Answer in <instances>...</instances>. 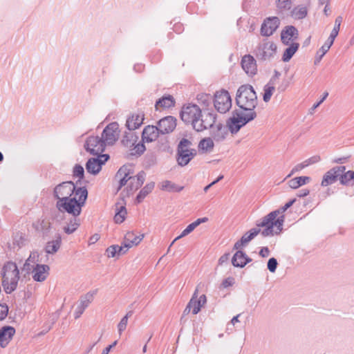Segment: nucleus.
Masks as SVG:
<instances>
[{"instance_id":"nucleus-1","label":"nucleus","mask_w":354,"mask_h":354,"mask_svg":"<svg viewBox=\"0 0 354 354\" xmlns=\"http://www.w3.org/2000/svg\"><path fill=\"white\" fill-rule=\"evenodd\" d=\"M235 100L241 110H234L232 116L227 122V127L232 134L236 133L242 127L257 117L254 109L258 104L257 93L250 84L239 86Z\"/></svg>"},{"instance_id":"nucleus-2","label":"nucleus","mask_w":354,"mask_h":354,"mask_svg":"<svg viewBox=\"0 0 354 354\" xmlns=\"http://www.w3.org/2000/svg\"><path fill=\"white\" fill-rule=\"evenodd\" d=\"M53 196L57 199L55 206L59 212L80 215L88 198V191L86 187H77L72 181H65L55 187Z\"/></svg>"},{"instance_id":"nucleus-3","label":"nucleus","mask_w":354,"mask_h":354,"mask_svg":"<svg viewBox=\"0 0 354 354\" xmlns=\"http://www.w3.org/2000/svg\"><path fill=\"white\" fill-rule=\"evenodd\" d=\"M274 215L275 213H269L257 222V228L264 227L263 230L260 231L263 237L277 235L281 232L285 216L282 214L274 219Z\"/></svg>"},{"instance_id":"nucleus-4","label":"nucleus","mask_w":354,"mask_h":354,"mask_svg":"<svg viewBox=\"0 0 354 354\" xmlns=\"http://www.w3.org/2000/svg\"><path fill=\"white\" fill-rule=\"evenodd\" d=\"M19 279V271L15 263L9 261L6 263L2 269V286L5 292L10 294L17 287Z\"/></svg>"},{"instance_id":"nucleus-5","label":"nucleus","mask_w":354,"mask_h":354,"mask_svg":"<svg viewBox=\"0 0 354 354\" xmlns=\"http://www.w3.org/2000/svg\"><path fill=\"white\" fill-rule=\"evenodd\" d=\"M139 137L136 132L125 131L121 139V144L123 147L129 149L127 158L132 159L133 157H140L146 150L143 142L136 144Z\"/></svg>"},{"instance_id":"nucleus-6","label":"nucleus","mask_w":354,"mask_h":354,"mask_svg":"<svg viewBox=\"0 0 354 354\" xmlns=\"http://www.w3.org/2000/svg\"><path fill=\"white\" fill-rule=\"evenodd\" d=\"M181 120L187 124H191L194 129L202 116V109L195 104H185L180 113Z\"/></svg>"},{"instance_id":"nucleus-7","label":"nucleus","mask_w":354,"mask_h":354,"mask_svg":"<svg viewBox=\"0 0 354 354\" xmlns=\"http://www.w3.org/2000/svg\"><path fill=\"white\" fill-rule=\"evenodd\" d=\"M214 105L215 109L221 113L228 111L232 107V99L228 91L221 90L214 95Z\"/></svg>"},{"instance_id":"nucleus-8","label":"nucleus","mask_w":354,"mask_h":354,"mask_svg":"<svg viewBox=\"0 0 354 354\" xmlns=\"http://www.w3.org/2000/svg\"><path fill=\"white\" fill-rule=\"evenodd\" d=\"M106 146L102 137L93 136L88 137L84 144L85 149L92 155H102Z\"/></svg>"},{"instance_id":"nucleus-9","label":"nucleus","mask_w":354,"mask_h":354,"mask_svg":"<svg viewBox=\"0 0 354 354\" xmlns=\"http://www.w3.org/2000/svg\"><path fill=\"white\" fill-rule=\"evenodd\" d=\"M277 53V45L272 41H266L260 44L256 49L257 59L266 61L270 60Z\"/></svg>"},{"instance_id":"nucleus-10","label":"nucleus","mask_w":354,"mask_h":354,"mask_svg":"<svg viewBox=\"0 0 354 354\" xmlns=\"http://www.w3.org/2000/svg\"><path fill=\"white\" fill-rule=\"evenodd\" d=\"M133 174V165L127 164L122 166L115 175V178L119 179V187L118 189H120L128 181L136 180V177L132 176Z\"/></svg>"},{"instance_id":"nucleus-11","label":"nucleus","mask_w":354,"mask_h":354,"mask_svg":"<svg viewBox=\"0 0 354 354\" xmlns=\"http://www.w3.org/2000/svg\"><path fill=\"white\" fill-rule=\"evenodd\" d=\"M119 124L114 122L109 124L103 130L101 137L106 145H113L119 137Z\"/></svg>"},{"instance_id":"nucleus-12","label":"nucleus","mask_w":354,"mask_h":354,"mask_svg":"<svg viewBox=\"0 0 354 354\" xmlns=\"http://www.w3.org/2000/svg\"><path fill=\"white\" fill-rule=\"evenodd\" d=\"M97 158H91L86 163V169L87 172L96 175L102 169V165L109 159V155H97Z\"/></svg>"},{"instance_id":"nucleus-13","label":"nucleus","mask_w":354,"mask_h":354,"mask_svg":"<svg viewBox=\"0 0 354 354\" xmlns=\"http://www.w3.org/2000/svg\"><path fill=\"white\" fill-rule=\"evenodd\" d=\"M280 20L277 17H266L261 26V35L265 37L271 36L279 28Z\"/></svg>"},{"instance_id":"nucleus-14","label":"nucleus","mask_w":354,"mask_h":354,"mask_svg":"<svg viewBox=\"0 0 354 354\" xmlns=\"http://www.w3.org/2000/svg\"><path fill=\"white\" fill-rule=\"evenodd\" d=\"M345 170V166H337L333 167L324 175L321 185L326 187L333 184L337 179H339L340 172H343Z\"/></svg>"},{"instance_id":"nucleus-15","label":"nucleus","mask_w":354,"mask_h":354,"mask_svg":"<svg viewBox=\"0 0 354 354\" xmlns=\"http://www.w3.org/2000/svg\"><path fill=\"white\" fill-rule=\"evenodd\" d=\"M157 126L160 134L170 133L176 127V119L171 115L166 116L158 122Z\"/></svg>"},{"instance_id":"nucleus-16","label":"nucleus","mask_w":354,"mask_h":354,"mask_svg":"<svg viewBox=\"0 0 354 354\" xmlns=\"http://www.w3.org/2000/svg\"><path fill=\"white\" fill-rule=\"evenodd\" d=\"M216 121V115L212 113H202L200 120L198 121L194 130L202 131L208 128H212Z\"/></svg>"},{"instance_id":"nucleus-17","label":"nucleus","mask_w":354,"mask_h":354,"mask_svg":"<svg viewBox=\"0 0 354 354\" xmlns=\"http://www.w3.org/2000/svg\"><path fill=\"white\" fill-rule=\"evenodd\" d=\"M298 37L299 31L294 26H286L281 30V40L285 45H289L290 41L297 40Z\"/></svg>"},{"instance_id":"nucleus-18","label":"nucleus","mask_w":354,"mask_h":354,"mask_svg":"<svg viewBox=\"0 0 354 354\" xmlns=\"http://www.w3.org/2000/svg\"><path fill=\"white\" fill-rule=\"evenodd\" d=\"M50 267L45 264L37 263L32 269V279L37 282H42L49 274Z\"/></svg>"},{"instance_id":"nucleus-19","label":"nucleus","mask_w":354,"mask_h":354,"mask_svg":"<svg viewBox=\"0 0 354 354\" xmlns=\"http://www.w3.org/2000/svg\"><path fill=\"white\" fill-rule=\"evenodd\" d=\"M15 328L11 326H5L0 329V346L6 348L15 334Z\"/></svg>"},{"instance_id":"nucleus-20","label":"nucleus","mask_w":354,"mask_h":354,"mask_svg":"<svg viewBox=\"0 0 354 354\" xmlns=\"http://www.w3.org/2000/svg\"><path fill=\"white\" fill-rule=\"evenodd\" d=\"M241 66L243 71L250 76L257 73V67L256 60L250 55H245L242 57Z\"/></svg>"},{"instance_id":"nucleus-21","label":"nucleus","mask_w":354,"mask_h":354,"mask_svg":"<svg viewBox=\"0 0 354 354\" xmlns=\"http://www.w3.org/2000/svg\"><path fill=\"white\" fill-rule=\"evenodd\" d=\"M160 133L158 126L148 125L145 127L142 133V142H151L156 140Z\"/></svg>"},{"instance_id":"nucleus-22","label":"nucleus","mask_w":354,"mask_h":354,"mask_svg":"<svg viewBox=\"0 0 354 354\" xmlns=\"http://www.w3.org/2000/svg\"><path fill=\"white\" fill-rule=\"evenodd\" d=\"M198 289L196 288L189 302H192V313L194 315H196L198 313L201 309L202 307L204 306V305L207 302V297L205 295H202L200 296L198 299Z\"/></svg>"},{"instance_id":"nucleus-23","label":"nucleus","mask_w":354,"mask_h":354,"mask_svg":"<svg viewBox=\"0 0 354 354\" xmlns=\"http://www.w3.org/2000/svg\"><path fill=\"white\" fill-rule=\"evenodd\" d=\"M260 228H252L248 232L245 233L240 240L236 241L234 245V250H238L241 248L242 246L245 245L248 243H249L251 240H252L257 234L260 233Z\"/></svg>"},{"instance_id":"nucleus-24","label":"nucleus","mask_w":354,"mask_h":354,"mask_svg":"<svg viewBox=\"0 0 354 354\" xmlns=\"http://www.w3.org/2000/svg\"><path fill=\"white\" fill-rule=\"evenodd\" d=\"M143 120L144 114L142 113H133L127 120L126 127L129 131H133L141 126Z\"/></svg>"},{"instance_id":"nucleus-25","label":"nucleus","mask_w":354,"mask_h":354,"mask_svg":"<svg viewBox=\"0 0 354 354\" xmlns=\"http://www.w3.org/2000/svg\"><path fill=\"white\" fill-rule=\"evenodd\" d=\"M196 149L192 151H177V162L180 166L187 165L190 160L196 155Z\"/></svg>"},{"instance_id":"nucleus-26","label":"nucleus","mask_w":354,"mask_h":354,"mask_svg":"<svg viewBox=\"0 0 354 354\" xmlns=\"http://www.w3.org/2000/svg\"><path fill=\"white\" fill-rule=\"evenodd\" d=\"M176 101L174 97L171 95H164L159 98L155 104L156 111L160 109H169L175 106Z\"/></svg>"},{"instance_id":"nucleus-27","label":"nucleus","mask_w":354,"mask_h":354,"mask_svg":"<svg viewBox=\"0 0 354 354\" xmlns=\"http://www.w3.org/2000/svg\"><path fill=\"white\" fill-rule=\"evenodd\" d=\"M144 234H136L133 232H128L124 236L125 247L127 248H131L133 245H138L143 239Z\"/></svg>"},{"instance_id":"nucleus-28","label":"nucleus","mask_w":354,"mask_h":354,"mask_svg":"<svg viewBox=\"0 0 354 354\" xmlns=\"http://www.w3.org/2000/svg\"><path fill=\"white\" fill-rule=\"evenodd\" d=\"M66 223V225L63 227L64 232L67 234H71L75 232L80 225V219L78 218L79 215H72Z\"/></svg>"},{"instance_id":"nucleus-29","label":"nucleus","mask_w":354,"mask_h":354,"mask_svg":"<svg viewBox=\"0 0 354 354\" xmlns=\"http://www.w3.org/2000/svg\"><path fill=\"white\" fill-rule=\"evenodd\" d=\"M134 177H136V180H131L128 185V189L132 192L138 189L142 185L145 180L146 173L144 171H140Z\"/></svg>"},{"instance_id":"nucleus-30","label":"nucleus","mask_w":354,"mask_h":354,"mask_svg":"<svg viewBox=\"0 0 354 354\" xmlns=\"http://www.w3.org/2000/svg\"><path fill=\"white\" fill-rule=\"evenodd\" d=\"M62 243V237L59 234H57L56 235L55 240L48 241L47 242L46 247H45V251L47 254H55L58 251L61 246Z\"/></svg>"},{"instance_id":"nucleus-31","label":"nucleus","mask_w":354,"mask_h":354,"mask_svg":"<svg viewBox=\"0 0 354 354\" xmlns=\"http://www.w3.org/2000/svg\"><path fill=\"white\" fill-rule=\"evenodd\" d=\"M299 47V44L296 42H292L290 44V46L284 50V53L282 55V60L284 62H287L290 60V59L293 57L295 53L297 51Z\"/></svg>"},{"instance_id":"nucleus-32","label":"nucleus","mask_w":354,"mask_h":354,"mask_svg":"<svg viewBox=\"0 0 354 354\" xmlns=\"http://www.w3.org/2000/svg\"><path fill=\"white\" fill-rule=\"evenodd\" d=\"M227 135V130L222 124L216 126V129L212 133V138L216 142H221L225 140Z\"/></svg>"},{"instance_id":"nucleus-33","label":"nucleus","mask_w":354,"mask_h":354,"mask_svg":"<svg viewBox=\"0 0 354 354\" xmlns=\"http://www.w3.org/2000/svg\"><path fill=\"white\" fill-rule=\"evenodd\" d=\"M308 14L307 8L304 6L299 5L295 7L290 11V16L295 19H304Z\"/></svg>"},{"instance_id":"nucleus-34","label":"nucleus","mask_w":354,"mask_h":354,"mask_svg":"<svg viewBox=\"0 0 354 354\" xmlns=\"http://www.w3.org/2000/svg\"><path fill=\"white\" fill-rule=\"evenodd\" d=\"M155 186V183L153 182H151L147 183L138 193L136 196V202L137 203H140L144 198L152 192Z\"/></svg>"},{"instance_id":"nucleus-35","label":"nucleus","mask_w":354,"mask_h":354,"mask_svg":"<svg viewBox=\"0 0 354 354\" xmlns=\"http://www.w3.org/2000/svg\"><path fill=\"white\" fill-rule=\"evenodd\" d=\"M127 213V209L124 205L116 204L114 221L116 223H122L125 220Z\"/></svg>"},{"instance_id":"nucleus-36","label":"nucleus","mask_w":354,"mask_h":354,"mask_svg":"<svg viewBox=\"0 0 354 354\" xmlns=\"http://www.w3.org/2000/svg\"><path fill=\"white\" fill-rule=\"evenodd\" d=\"M310 178L308 176H299L289 180L288 185L292 189H297L301 185H304L308 183Z\"/></svg>"},{"instance_id":"nucleus-37","label":"nucleus","mask_w":354,"mask_h":354,"mask_svg":"<svg viewBox=\"0 0 354 354\" xmlns=\"http://www.w3.org/2000/svg\"><path fill=\"white\" fill-rule=\"evenodd\" d=\"M184 187L179 186L170 180H165L162 183L161 189L168 192H180Z\"/></svg>"},{"instance_id":"nucleus-38","label":"nucleus","mask_w":354,"mask_h":354,"mask_svg":"<svg viewBox=\"0 0 354 354\" xmlns=\"http://www.w3.org/2000/svg\"><path fill=\"white\" fill-rule=\"evenodd\" d=\"M276 6L279 12L290 10L292 0H276Z\"/></svg>"},{"instance_id":"nucleus-39","label":"nucleus","mask_w":354,"mask_h":354,"mask_svg":"<svg viewBox=\"0 0 354 354\" xmlns=\"http://www.w3.org/2000/svg\"><path fill=\"white\" fill-rule=\"evenodd\" d=\"M214 147V142L212 138H207L202 139L199 144L198 148L205 151H211Z\"/></svg>"},{"instance_id":"nucleus-40","label":"nucleus","mask_w":354,"mask_h":354,"mask_svg":"<svg viewBox=\"0 0 354 354\" xmlns=\"http://www.w3.org/2000/svg\"><path fill=\"white\" fill-rule=\"evenodd\" d=\"M196 99L198 102L203 106V109H204L209 106L211 104L212 97L209 94L200 93L197 95Z\"/></svg>"},{"instance_id":"nucleus-41","label":"nucleus","mask_w":354,"mask_h":354,"mask_svg":"<svg viewBox=\"0 0 354 354\" xmlns=\"http://www.w3.org/2000/svg\"><path fill=\"white\" fill-rule=\"evenodd\" d=\"M339 176V182L343 185H348L351 180H353L352 171L340 172Z\"/></svg>"},{"instance_id":"nucleus-42","label":"nucleus","mask_w":354,"mask_h":354,"mask_svg":"<svg viewBox=\"0 0 354 354\" xmlns=\"http://www.w3.org/2000/svg\"><path fill=\"white\" fill-rule=\"evenodd\" d=\"M133 315V311L130 310L129 311L125 316H124L119 324H118V330L120 335L122 334V333L126 329L127 323H128V319L131 317Z\"/></svg>"},{"instance_id":"nucleus-43","label":"nucleus","mask_w":354,"mask_h":354,"mask_svg":"<svg viewBox=\"0 0 354 354\" xmlns=\"http://www.w3.org/2000/svg\"><path fill=\"white\" fill-rule=\"evenodd\" d=\"M275 88L274 86H270L269 84H266L264 86V93L263 95V100L265 102H268L270 101L273 92L274 91Z\"/></svg>"},{"instance_id":"nucleus-44","label":"nucleus","mask_w":354,"mask_h":354,"mask_svg":"<svg viewBox=\"0 0 354 354\" xmlns=\"http://www.w3.org/2000/svg\"><path fill=\"white\" fill-rule=\"evenodd\" d=\"M192 143L190 140L187 138H183L180 140L178 145L177 151H192L193 149H191V146Z\"/></svg>"},{"instance_id":"nucleus-45","label":"nucleus","mask_w":354,"mask_h":354,"mask_svg":"<svg viewBox=\"0 0 354 354\" xmlns=\"http://www.w3.org/2000/svg\"><path fill=\"white\" fill-rule=\"evenodd\" d=\"M73 175L75 177H77L80 180L84 178V167L78 164H76L73 170Z\"/></svg>"},{"instance_id":"nucleus-46","label":"nucleus","mask_w":354,"mask_h":354,"mask_svg":"<svg viewBox=\"0 0 354 354\" xmlns=\"http://www.w3.org/2000/svg\"><path fill=\"white\" fill-rule=\"evenodd\" d=\"M245 252L241 250H238L233 256L232 259V263H240L241 261H244Z\"/></svg>"},{"instance_id":"nucleus-47","label":"nucleus","mask_w":354,"mask_h":354,"mask_svg":"<svg viewBox=\"0 0 354 354\" xmlns=\"http://www.w3.org/2000/svg\"><path fill=\"white\" fill-rule=\"evenodd\" d=\"M277 265L278 263L277 259L274 257H272L268 261V269L269 270L270 272H274L277 270Z\"/></svg>"},{"instance_id":"nucleus-48","label":"nucleus","mask_w":354,"mask_h":354,"mask_svg":"<svg viewBox=\"0 0 354 354\" xmlns=\"http://www.w3.org/2000/svg\"><path fill=\"white\" fill-rule=\"evenodd\" d=\"M329 50L328 48H326V50L324 51L323 50V46L319 49V50L317 52L315 59V64H317L320 62L322 57L324 56V55Z\"/></svg>"},{"instance_id":"nucleus-49","label":"nucleus","mask_w":354,"mask_h":354,"mask_svg":"<svg viewBox=\"0 0 354 354\" xmlns=\"http://www.w3.org/2000/svg\"><path fill=\"white\" fill-rule=\"evenodd\" d=\"M8 306L6 304H0V321L3 320L8 315Z\"/></svg>"},{"instance_id":"nucleus-50","label":"nucleus","mask_w":354,"mask_h":354,"mask_svg":"<svg viewBox=\"0 0 354 354\" xmlns=\"http://www.w3.org/2000/svg\"><path fill=\"white\" fill-rule=\"evenodd\" d=\"M117 247L115 245H111L106 250V253L108 257H115L117 255Z\"/></svg>"},{"instance_id":"nucleus-51","label":"nucleus","mask_w":354,"mask_h":354,"mask_svg":"<svg viewBox=\"0 0 354 354\" xmlns=\"http://www.w3.org/2000/svg\"><path fill=\"white\" fill-rule=\"evenodd\" d=\"M308 167V164L306 163V160L304 161L301 163L297 164L295 167L292 169L290 174L288 176V177L292 175L294 173L297 172L299 171H301V169H304L305 167Z\"/></svg>"},{"instance_id":"nucleus-52","label":"nucleus","mask_w":354,"mask_h":354,"mask_svg":"<svg viewBox=\"0 0 354 354\" xmlns=\"http://www.w3.org/2000/svg\"><path fill=\"white\" fill-rule=\"evenodd\" d=\"M39 253L36 251H34L30 253L29 257L26 261L30 263H35L39 261Z\"/></svg>"},{"instance_id":"nucleus-53","label":"nucleus","mask_w":354,"mask_h":354,"mask_svg":"<svg viewBox=\"0 0 354 354\" xmlns=\"http://www.w3.org/2000/svg\"><path fill=\"white\" fill-rule=\"evenodd\" d=\"M234 283V279L232 277H229L223 281L221 285L223 288H226L230 286H232Z\"/></svg>"},{"instance_id":"nucleus-54","label":"nucleus","mask_w":354,"mask_h":354,"mask_svg":"<svg viewBox=\"0 0 354 354\" xmlns=\"http://www.w3.org/2000/svg\"><path fill=\"white\" fill-rule=\"evenodd\" d=\"M252 261V259L248 257L247 256V254L245 253V259H244V261H241L240 262V263H234V267H237V268H243L246 266L247 263H250Z\"/></svg>"},{"instance_id":"nucleus-55","label":"nucleus","mask_w":354,"mask_h":354,"mask_svg":"<svg viewBox=\"0 0 354 354\" xmlns=\"http://www.w3.org/2000/svg\"><path fill=\"white\" fill-rule=\"evenodd\" d=\"M116 247L118 248L116 251H117V255L118 256H120V255H122V254H124L129 248H127L125 247V243L124 242V245H115Z\"/></svg>"},{"instance_id":"nucleus-56","label":"nucleus","mask_w":354,"mask_h":354,"mask_svg":"<svg viewBox=\"0 0 354 354\" xmlns=\"http://www.w3.org/2000/svg\"><path fill=\"white\" fill-rule=\"evenodd\" d=\"M192 302H188L186 308L183 310V315H182L181 318H180V321L181 322L183 321V319L185 317V316L187 315L191 312V310H192Z\"/></svg>"},{"instance_id":"nucleus-57","label":"nucleus","mask_w":354,"mask_h":354,"mask_svg":"<svg viewBox=\"0 0 354 354\" xmlns=\"http://www.w3.org/2000/svg\"><path fill=\"white\" fill-rule=\"evenodd\" d=\"M320 160H321V158L319 156H312L310 158L306 160V162L308 166L310 165L315 164V163L319 162Z\"/></svg>"},{"instance_id":"nucleus-58","label":"nucleus","mask_w":354,"mask_h":354,"mask_svg":"<svg viewBox=\"0 0 354 354\" xmlns=\"http://www.w3.org/2000/svg\"><path fill=\"white\" fill-rule=\"evenodd\" d=\"M230 254L229 252L223 254L218 259V264L222 266L224 263H227L230 259Z\"/></svg>"},{"instance_id":"nucleus-59","label":"nucleus","mask_w":354,"mask_h":354,"mask_svg":"<svg viewBox=\"0 0 354 354\" xmlns=\"http://www.w3.org/2000/svg\"><path fill=\"white\" fill-rule=\"evenodd\" d=\"M335 39L334 37L331 39V37H328V39L326 41L324 44L323 45V50L324 51L326 50V48H328V50L331 47V46L333 44Z\"/></svg>"},{"instance_id":"nucleus-60","label":"nucleus","mask_w":354,"mask_h":354,"mask_svg":"<svg viewBox=\"0 0 354 354\" xmlns=\"http://www.w3.org/2000/svg\"><path fill=\"white\" fill-rule=\"evenodd\" d=\"M350 158H351V156L338 158L335 159L333 160V162L337 163V164H343V163L348 162Z\"/></svg>"},{"instance_id":"nucleus-61","label":"nucleus","mask_w":354,"mask_h":354,"mask_svg":"<svg viewBox=\"0 0 354 354\" xmlns=\"http://www.w3.org/2000/svg\"><path fill=\"white\" fill-rule=\"evenodd\" d=\"M270 254V250L268 247H263L259 251V255L263 258L268 257Z\"/></svg>"},{"instance_id":"nucleus-62","label":"nucleus","mask_w":354,"mask_h":354,"mask_svg":"<svg viewBox=\"0 0 354 354\" xmlns=\"http://www.w3.org/2000/svg\"><path fill=\"white\" fill-rule=\"evenodd\" d=\"M342 20H343V18L342 16L337 17L335 20V25H334L333 28H336L337 30H338L339 31L340 26L342 22Z\"/></svg>"},{"instance_id":"nucleus-63","label":"nucleus","mask_w":354,"mask_h":354,"mask_svg":"<svg viewBox=\"0 0 354 354\" xmlns=\"http://www.w3.org/2000/svg\"><path fill=\"white\" fill-rule=\"evenodd\" d=\"M100 236L99 234H94L92 235L88 240V245H92L95 243L99 239Z\"/></svg>"},{"instance_id":"nucleus-64","label":"nucleus","mask_w":354,"mask_h":354,"mask_svg":"<svg viewBox=\"0 0 354 354\" xmlns=\"http://www.w3.org/2000/svg\"><path fill=\"white\" fill-rule=\"evenodd\" d=\"M118 344V341L115 340V342H113L111 345L108 346L107 347H106L103 351H102V354H109V352L111 351V348H113V347H115Z\"/></svg>"}]
</instances>
